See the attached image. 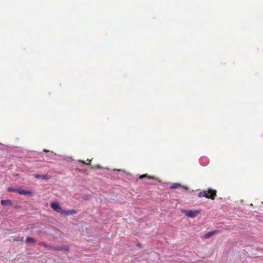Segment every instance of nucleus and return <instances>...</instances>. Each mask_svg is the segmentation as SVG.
<instances>
[{"label":"nucleus","mask_w":263,"mask_h":263,"mask_svg":"<svg viewBox=\"0 0 263 263\" xmlns=\"http://www.w3.org/2000/svg\"><path fill=\"white\" fill-rule=\"evenodd\" d=\"M17 193L20 195H31L32 194V192L30 191H26L24 190H22L21 189H18Z\"/></svg>","instance_id":"423d86ee"},{"label":"nucleus","mask_w":263,"mask_h":263,"mask_svg":"<svg viewBox=\"0 0 263 263\" xmlns=\"http://www.w3.org/2000/svg\"><path fill=\"white\" fill-rule=\"evenodd\" d=\"M217 233H218V231H217V230H214V231L209 232L204 235V237L205 238H209L211 237H212L213 235L217 234Z\"/></svg>","instance_id":"1a4fd4ad"},{"label":"nucleus","mask_w":263,"mask_h":263,"mask_svg":"<svg viewBox=\"0 0 263 263\" xmlns=\"http://www.w3.org/2000/svg\"><path fill=\"white\" fill-rule=\"evenodd\" d=\"M81 162H82L83 163L85 164L86 163L83 161H81Z\"/></svg>","instance_id":"6ab92c4d"},{"label":"nucleus","mask_w":263,"mask_h":263,"mask_svg":"<svg viewBox=\"0 0 263 263\" xmlns=\"http://www.w3.org/2000/svg\"><path fill=\"white\" fill-rule=\"evenodd\" d=\"M44 152H48V151H47V150H46V149H44Z\"/></svg>","instance_id":"aec40b11"},{"label":"nucleus","mask_w":263,"mask_h":263,"mask_svg":"<svg viewBox=\"0 0 263 263\" xmlns=\"http://www.w3.org/2000/svg\"><path fill=\"white\" fill-rule=\"evenodd\" d=\"M24 240V237H15L13 239V241H23Z\"/></svg>","instance_id":"2eb2a0df"},{"label":"nucleus","mask_w":263,"mask_h":263,"mask_svg":"<svg viewBox=\"0 0 263 263\" xmlns=\"http://www.w3.org/2000/svg\"><path fill=\"white\" fill-rule=\"evenodd\" d=\"M51 208L53 210V211L61 213L62 211V209L61 207L59 205L58 203L52 202L50 204Z\"/></svg>","instance_id":"7ed1b4c3"},{"label":"nucleus","mask_w":263,"mask_h":263,"mask_svg":"<svg viewBox=\"0 0 263 263\" xmlns=\"http://www.w3.org/2000/svg\"><path fill=\"white\" fill-rule=\"evenodd\" d=\"M76 213H77L76 211L74 210H67V211L62 210L61 214H62L63 215L67 216V215H73V214H76Z\"/></svg>","instance_id":"20e7f679"},{"label":"nucleus","mask_w":263,"mask_h":263,"mask_svg":"<svg viewBox=\"0 0 263 263\" xmlns=\"http://www.w3.org/2000/svg\"><path fill=\"white\" fill-rule=\"evenodd\" d=\"M69 248L68 246L66 247H55L54 251H62L64 252H69Z\"/></svg>","instance_id":"0eeeda50"},{"label":"nucleus","mask_w":263,"mask_h":263,"mask_svg":"<svg viewBox=\"0 0 263 263\" xmlns=\"http://www.w3.org/2000/svg\"><path fill=\"white\" fill-rule=\"evenodd\" d=\"M179 187H183L185 190L188 189L187 187L182 186L180 184L177 183L172 184V185L170 186V188L173 189H178Z\"/></svg>","instance_id":"6e6552de"},{"label":"nucleus","mask_w":263,"mask_h":263,"mask_svg":"<svg viewBox=\"0 0 263 263\" xmlns=\"http://www.w3.org/2000/svg\"><path fill=\"white\" fill-rule=\"evenodd\" d=\"M184 214L190 218H194L197 216V215L200 213V211L198 210H184L182 212Z\"/></svg>","instance_id":"f03ea898"},{"label":"nucleus","mask_w":263,"mask_h":263,"mask_svg":"<svg viewBox=\"0 0 263 263\" xmlns=\"http://www.w3.org/2000/svg\"><path fill=\"white\" fill-rule=\"evenodd\" d=\"M26 242L28 243H33L35 242V239L32 237H28L26 238Z\"/></svg>","instance_id":"9b49d317"},{"label":"nucleus","mask_w":263,"mask_h":263,"mask_svg":"<svg viewBox=\"0 0 263 263\" xmlns=\"http://www.w3.org/2000/svg\"><path fill=\"white\" fill-rule=\"evenodd\" d=\"M198 197L200 198L202 196V192H200V193H198Z\"/></svg>","instance_id":"a211bd4d"},{"label":"nucleus","mask_w":263,"mask_h":263,"mask_svg":"<svg viewBox=\"0 0 263 263\" xmlns=\"http://www.w3.org/2000/svg\"><path fill=\"white\" fill-rule=\"evenodd\" d=\"M202 192V196L206 198L214 199L216 196V191L209 189L208 191H203Z\"/></svg>","instance_id":"f257e3e1"},{"label":"nucleus","mask_w":263,"mask_h":263,"mask_svg":"<svg viewBox=\"0 0 263 263\" xmlns=\"http://www.w3.org/2000/svg\"><path fill=\"white\" fill-rule=\"evenodd\" d=\"M55 247L48 245V247H47V248H48V249H49L50 250H55Z\"/></svg>","instance_id":"f3484780"},{"label":"nucleus","mask_w":263,"mask_h":263,"mask_svg":"<svg viewBox=\"0 0 263 263\" xmlns=\"http://www.w3.org/2000/svg\"><path fill=\"white\" fill-rule=\"evenodd\" d=\"M8 191L10 192L17 193L18 189L10 187L8 188Z\"/></svg>","instance_id":"ddd939ff"},{"label":"nucleus","mask_w":263,"mask_h":263,"mask_svg":"<svg viewBox=\"0 0 263 263\" xmlns=\"http://www.w3.org/2000/svg\"><path fill=\"white\" fill-rule=\"evenodd\" d=\"M33 176L36 179H41L42 180H48L50 178V177L46 175L34 174Z\"/></svg>","instance_id":"39448f33"},{"label":"nucleus","mask_w":263,"mask_h":263,"mask_svg":"<svg viewBox=\"0 0 263 263\" xmlns=\"http://www.w3.org/2000/svg\"><path fill=\"white\" fill-rule=\"evenodd\" d=\"M39 245L40 246H43L45 248H47V247H48V245L46 242H43V241L40 242L39 243Z\"/></svg>","instance_id":"dca6fc26"},{"label":"nucleus","mask_w":263,"mask_h":263,"mask_svg":"<svg viewBox=\"0 0 263 263\" xmlns=\"http://www.w3.org/2000/svg\"><path fill=\"white\" fill-rule=\"evenodd\" d=\"M1 203L3 205H9L12 204V201L10 200H2Z\"/></svg>","instance_id":"9d476101"},{"label":"nucleus","mask_w":263,"mask_h":263,"mask_svg":"<svg viewBox=\"0 0 263 263\" xmlns=\"http://www.w3.org/2000/svg\"><path fill=\"white\" fill-rule=\"evenodd\" d=\"M200 162L203 165H205L207 164L208 160L205 158H201L200 159Z\"/></svg>","instance_id":"f8f14e48"},{"label":"nucleus","mask_w":263,"mask_h":263,"mask_svg":"<svg viewBox=\"0 0 263 263\" xmlns=\"http://www.w3.org/2000/svg\"><path fill=\"white\" fill-rule=\"evenodd\" d=\"M144 177H147V178H148V179H154V178L153 177L148 176L147 175V174L142 175L140 176L139 178L140 179H142Z\"/></svg>","instance_id":"4468645a"}]
</instances>
